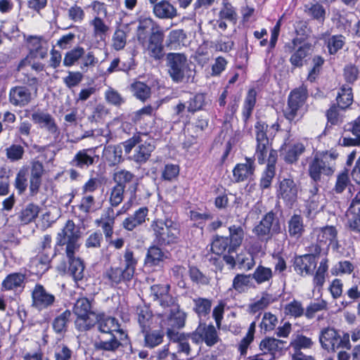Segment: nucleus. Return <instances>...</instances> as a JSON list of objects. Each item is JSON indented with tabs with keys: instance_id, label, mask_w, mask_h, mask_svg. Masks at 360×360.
<instances>
[{
	"instance_id": "obj_24",
	"label": "nucleus",
	"mask_w": 360,
	"mask_h": 360,
	"mask_svg": "<svg viewBox=\"0 0 360 360\" xmlns=\"http://www.w3.org/2000/svg\"><path fill=\"white\" fill-rule=\"evenodd\" d=\"M139 144V145L135 148L134 153L131 158L139 163L145 162L149 158L155 148L153 140L151 139H148L146 141L143 140V142Z\"/></svg>"
},
{
	"instance_id": "obj_17",
	"label": "nucleus",
	"mask_w": 360,
	"mask_h": 360,
	"mask_svg": "<svg viewBox=\"0 0 360 360\" xmlns=\"http://www.w3.org/2000/svg\"><path fill=\"white\" fill-rule=\"evenodd\" d=\"M32 119L41 128L45 129L49 134L56 136L58 134V129L53 117L44 111L38 110L32 113Z\"/></svg>"
},
{
	"instance_id": "obj_1",
	"label": "nucleus",
	"mask_w": 360,
	"mask_h": 360,
	"mask_svg": "<svg viewBox=\"0 0 360 360\" xmlns=\"http://www.w3.org/2000/svg\"><path fill=\"white\" fill-rule=\"evenodd\" d=\"M98 330L102 333L109 334L110 338L109 340L100 339L96 341L94 347L97 350L115 352L121 345L120 340H124L127 338L124 331L120 328L118 321L111 316L104 315H98Z\"/></svg>"
},
{
	"instance_id": "obj_10",
	"label": "nucleus",
	"mask_w": 360,
	"mask_h": 360,
	"mask_svg": "<svg viewBox=\"0 0 360 360\" xmlns=\"http://www.w3.org/2000/svg\"><path fill=\"white\" fill-rule=\"evenodd\" d=\"M131 206V201L126 202L117 214H115L112 208H108L103 211L101 217L96 220V224L101 227L106 240H108L112 236L115 217L126 212Z\"/></svg>"
},
{
	"instance_id": "obj_42",
	"label": "nucleus",
	"mask_w": 360,
	"mask_h": 360,
	"mask_svg": "<svg viewBox=\"0 0 360 360\" xmlns=\"http://www.w3.org/2000/svg\"><path fill=\"white\" fill-rule=\"evenodd\" d=\"M255 328L256 323L254 321L250 323L247 334L240 342L238 351L241 355H245L247 354L248 348L254 340Z\"/></svg>"
},
{
	"instance_id": "obj_12",
	"label": "nucleus",
	"mask_w": 360,
	"mask_h": 360,
	"mask_svg": "<svg viewBox=\"0 0 360 360\" xmlns=\"http://www.w3.org/2000/svg\"><path fill=\"white\" fill-rule=\"evenodd\" d=\"M193 342L198 344L204 342L207 346L212 347L219 340L217 330L213 325H200L191 335Z\"/></svg>"
},
{
	"instance_id": "obj_56",
	"label": "nucleus",
	"mask_w": 360,
	"mask_h": 360,
	"mask_svg": "<svg viewBox=\"0 0 360 360\" xmlns=\"http://www.w3.org/2000/svg\"><path fill=\"white\" fill-rule=\"evenodd\" d=\"M277 323L278 319L274 314L270 312H265L263 315L260 327L265 331H271L276 328Z\"/></svg>"
},
{
	"instance_id": "obj_31",
	"label": "nucleus",
	"mask_w": 360,
	"mask_h": 360,
	"mask_svg": "<svg viewBox=\"0 0 360 360\" xmlns=\"http://www.w3.org/2000/svg\"><path fill=\"white\" fill-rule=\"evenodd\" d=\"M328 270V259L324 257L321 259L316 271V273L313 278V284L314 288H317L319 290L323 287L325 281L327 272Z\"/></svg>"
},
{
	"instance_id": "obj_7",
	"label": "nucleus",
	"mask_w": 360,
	"mask_h": 360,
	"mask_svg": "<svg viewBox=\"0 0 360 360\" xmlns=\"http://www.w3.org/2000/svg\"><path fill=\"white\" fill-rule=\"evenodd\" d=\"M319 341L322 347L328 351H335L340 348L350 349L349 335L345 333L340 336L337 330L332 328H323L319 335Z\"/></svg>"
},
{
	"instance_id": "obj_54",
	"label": "nucleus",
	"mask_w": 360,
	"mask_h": 360,
	"mask_svg": "<svg viewBox=\"0 0 360 360\" xmlns=\"http://www.w3.org/2000/svg\"><path fill=\"white\" fill-rule=\"evenodd\" d=\"M70 311L65 310L54 319L53 323V327L56 333H61L65 330L67 323L70 318Z\"/></svg>"
},
{
	"instance_id": "obj_3",
	"label": "nucleus",
	"mask_w": 360,
	"mask_h": 360,
	"mask_svg": "<svg viewBox=\"0 0 360 360\" xmlns=\"http://www.w3.org/2000/svg\"><path fill=\"white\" fill-rule=\"evenodd\" d=\"M165 310V312L160 314L163 319L160 325L162 328L166 327L167 335L171 340H176L179 339V335L176 330L183 328L185 325L186 314L179 310L175 302Z\"/></svg>"
},
{
	"instance_id": "obj_16",
	"label": "nucleus",
	"mask_w": 360,
	"mask_h": 360,
	"mask_svg": "<svg viewBox=\"0 0 360 360\" xmlns=\"http://www.w3.org/2000/svg\"><path fill=\"white\" fill-rule=\"evenodd\" d=\"M298 193V187L293 180L285 179L279 184L278 196L287 204L292 205L295 202Z\"/></svg>"
},
{
	"instance_id": "obj_47",
	"label": "nucleus",
	"mask_w": 360,
	"mask_h": 360,
	"mask_svg": "<svg viewBox=\"0 0 360 360\" xmlns=\"http://www.w3.org/2000/svg\"><path fill=\"white\" fill-rule=\"evenodd\" d=\"M69 271L75 281L81 280L84 276V266L79 258L69 259Z\"/></svg>"
},
{
	"instance_id": "obj_20",
	"label": "nucleus",
	"mask_w": 360,
	"mask_h": 360,
	"mask_svg": "<svg viewBox=\"0 0 360 360\" xmlns=\"http://www.w3.org/2000/svg\"><path fill=\"white\" fill-rule=\"evenodd\" d=\"M95 150L87 148L79 150L71 161V164L80 169H86L95 162Z\"/></svg>"
},
{
	"instance_id": "obj_41",
	"label": "nucleus",
	"mask_w": 360,
	"mask_h": 360,
	"mask_svg": "<svg viewBox=\"0 0 360 360\" xmlns=\"http://www.w3.org/2000/svg\"><path fill=\"white\" fill-rule=\"evenodd\" d=\"M256 91L253 89H250L245 97L243 109V117L245 120H247L251 115L252 110L256 103Z\"/></svg>"
},
{
	"instance_id": "obj_52",
	"label": "nucleus",
	"mask_w": 360,
	"mask_h": 360,
	"mask_svg": "<svg viewBox=\"0 0 360 360\" xmlns=\"http://www.w3.org/2000/svg\"><path fill=\"white\" fill-rule=\"evenodd\" d=\"M354 266L349 261H340L335 264L331 269L330 272L333 276L342 274H350L354 271Z\"/></svg>"
},
{
	"instance_id": "obj_19",
	"label": "nucleus",
	"mask_w": 360,
	"mask_h": 360,
	"mask_svg": "<svg viewBox=\"0 0 360 360\" xmlns=\"http://www.w3.org/2000/svg\"><path fill=\"white\" fill-rule=\"evenodd\" d=\"M317 261L313 255H304L295 258V270L297 274L304 276L311 274L316 266Z\"/></svg>"
},
{
	"instance_id": "obj_34",
	"label": "nucleus",
	"mask_w": 360,
	"mask_h": 360,
	"mask_svg": "<svg viewBox=\"0 0 360 360\" xmlns=\"http://www.w3.org/2000/svg\"><path fill=\"white\" fill-rule=\"evenodd\" d=\"M149 30H155V22L151 18H140L137 27V38L140 43H143L146 39V34Z\"/></svg>"
},
{
	"instance_id": "obj_46",
	"label": "nucleus",
	"mask_w": 360,
	"mask_h": 360,
	"mask_svg": "<svg viewBox=\"0 0 360 360\" xmlns=\"http://www.w3.org/2000/svg\"><path fill=\"white\" fill-rule=\"evenodd\" d=\"M131 89L134 95L141 101L147 99L150 94V89L141 82H135L131 85Z\"/></svg>"
},
{
	"instance_id": "obj_30",
	"label": "nucleus",
	"mask_w": 360,
	"mask_h": 360,
	"mask_svg": "<svg viewBox=\"0 0 360 360\" xmlns=\"http://www.w3.org/2000/svg\"><path fill=\"white\" fill-rule=\"evenodd\" d=\"M277 156L275 152H271L269 156L267 169L264 172L260 181V186L263 188H266L270 186L274 176V165L276 162Z\"/></svg>"
},
{
	"instance_id": "obj_43",
	"label": "nucleus",
	"mask_w": 360,
	"mask_h": 360,
	"mask_svg": "<svg viewBox=\"0 0 360 360\" xmlns=\"http://www.w3.org/2000/svg\"><path fill=\"white\" fill-rule=\"evenodd\" d=\"M134 179V175L126 169H117L113 174V180L117 186H121L125 188L127 184L132 182Z\"/></svg>"
},
{
	"instance_id": "obj_39",
	"label": "nucleus",
	"mask_w": 360,
	"mask_h": 360,
	"mask_svg": "<svg viewBox=\"0 0 360 360\" xmlns=\"http://www.w3.org/2000/svg\"><path fill=\"white\" fill-rule=\"evenodd\" d=\"M313 342L311 338L302 335H297L290 342V347L294 350L295 353L301 352L302 349L311 348Z\"/></svg>"
},
{
	"instance_id": "obj_50",
	"label": "nucleus",
	"mask_w": 360,
	"mask_h": 360,
	"mask_svg": "<svg viewBox=\"0 0 360 360\" xmlns=\"http://www.w3.org/2000/svg\"><path fill=\"white\" fill-rule=\"evenodd\" d=\"M274 297L268 293L262 295V297L254 303L250 304V312L255 314L260 310L267 307L271 303L274 302Z\"/></svg>"
},
{
	"instance_id": "obj_55",
	"label": "nucleus",
	"mask_w": 360,
	"mask_h": 360,
	"mask_svg": "<svg viewBox=\"0 0 360 360\" xmlns=\"http://www.w3.org/2000/svg\"><path fill=\"white\" fill-rule=\"evenodd\" d=\"M90 25L94 27V34L96 37H99L101 39L103 38L105 33L108 31V27L105 24L103 20L99 18H94L91 22Z\"/></svg>"
},
{
	"instance_id": "obj_13",
	"label": "nucleus",
	"mask_w": 360,
	"mask_h": 360,
	"mask_svg": "<svg viewBox=\"0 0 360 360\" xmlns=\"http://www.w3.org/2000/svg\"><path fill=\"white\" fill-rule=\"evenodd\" d=\"M163 33L161 30L151 32L147 41L146 39L141 43L150 56L155 59H160L163 56Z\"/></svg>"
},
{
	"instance_id": "obj_48",
	"label": "nucleus",
	"mask_w": 360,
	"mask_h": 360,
	"mask_svg": "<svg viewBox=\"0 0 360 360\" xmlns=\"http://www.w3.org/2000/svg\"><path fill=\"white\" fill-rule=\"evenodd\" d=\"M272 276V270L263 266H258L252 274V278L258 284L269 281Z\"/></svg>"
},
{
	"instance_id": "obj_32",
	"label": "nucleus",
	"mask_w": 360,
	"mask_h": 360,
	"mask_svg": "<svg viewBox=\"0 0 360 360\" xmlns=\"http://www.w3.org/2000/svg\"><path fill=\"white\" fill-rule=\"evenodd\" d=\"M103 156L110 165H117L122 161V147L120 145L105 147Z\"/></svg>"
},
{
	"instance_id": "obj_18",
	"label": "nucleus",
	"mask_w": 360,
	"mask_h": 360,
	"mask_svg": "<svg viewBox=\"0 0 360 360\" xmlns=\"http://www.w3.org/2000/svg\"><path fill=\"white\" fill-rule=\"evenodd\" d=\"M136 319L143 332H146L151 327L155 326L156 318L153 315L151 310L146 305H140L136 310Z\"/></svg>"
},
{
	"instance_id": "obj_22",
	"label": "nucleus",
	"mask_w": 360,
	"mask_h": 360,
	"mask_svg": "<svg viewBox=\"0 0 360 360\" xmlns=\"http://www.w3.org/2000/svg\"><path fill=\"white\" fill-rule=\"evenodd\" d=\"M153 12L160 19H173L178 15L176 8L167 0H161L155 4Z\"/></svg>"
},
{
	"instance_id": "obj_58",
	"label": "nucleus",
	"mask_w": 360,
	"mask_h": 360,
	"mask_svg": "<svg viewBox=\"0 0 360 360\" xmlns=\"http://www.w3.org/2000/svg\"><path fill=\"white\" fill-rule=\"evenodd\" d=\"M325 206V198L322 195L314 194L309 200L308 207L309 211L311 212H318L323 210Z\"/></svg>"
},
{
	"instance_id": "obj_14",
	"label": "nucleus",
	"mask_w": 360,
	"mask_h": 360,
	"mask_svg": "<svg viewBox=\"0 0 360 360\" xmlns=\"http://www.w3.org/2000/svg\"><path fill=\"white\" fill-rule=\"evenodd\" d=\"M169 285H154L150 287V296L164 309L175 302V299L169 295Z\"/></svg>"
},
{
	"instance_id": "obj_44",
	"label": "nucleus",
	"mask_w": 360,
	"mask_h": 360,
	"mask_svg": "<svg viewBox=\"0 0 360 360\" xmlns=\"http://www.w3.org/2000/svg\"><path fill=\"white\" fill-rule=\"evenodd\" d=\"M250 275L238 274L233 281L232 287L239 292H245L251 285Z\"/></svg>"
},
{
	"instance_id": "obj_28",
	"label": "nucleus",
	"mask_w": 360,
	"mask_h": 360,
	"mask_svg": "<svg viewBox=\"0 0 360 360\" xmlns=\"http://www.w3.org/2000/svg\"><path fill=\"white\" fill-rule=\"evenodd\" d=\"M122 271H124V281H130L134 274L137 260L134 257V253L130 250H126L122 260Z\"/></svg>"
},
{
	"instance_id": "obj_21",
	"label": "nucleus",
	"mask_w": 360,
	"mask_h": 360,
	"mask_svg": "<svg viewBox=\"0 0 360 360\" xmlns=\"http://www.w3.org/2000/svg\"><path fill=\"white\" fill-rule=\"evenodd\" d=\"M254 161L246 159L245 163L237 164L233 169V176L236 182L250 180L254 174Z\"/></svg>"
},
{
	"instance_id": "obj_27",
	"label": "nucleus",
	"mask_w": 360,
	"mask_h": 360,
	"mask_svg": "<svg viewBox=\"0 0 360 360\" xmlns=\"http://www.w3.org/2000/svg\"><path fill=\"white\" fill-rule=\"evenodd\" d=\"M307 143L306 139H303L290 145L285 150L284 160L290 163L296 162L299 157L304 152Z\"/></svg>"
},
{
	"instance_id": "obj_36",
	"label": "nucleus",
	"mask_w": 360,
	"mask_h": 360,
	"mask_svg": "<svg viewBox=\"0 0 360 360\" xmlns=\"http://www.w3.org/2000/svg\"><path fill=\"white\" fill-rule=\"evenodd\" d=\"M25 276L20 273H13L8 275L2 282V288L10 290L20 287L23 283Z\"/></svg>"
},
{
	"instance_id": "obj_61",
	"label": "nucleus",
	"mask_w": 360,
	"mask_h": 360,
	"mask_svg": "<svg viewBox=\"0 0 360 360\" xmlns=\"http://www.w3.org/2000/svg\"><path fill=\"white\" fill-rule=\"evenodd\" d=\"M79 209L86 213L96 211L98 207L93 195H84L81 200Z\"/></svg>"
},
{
	"instance_id": "obj_29",
	"label": "nucleus",
	"mask_w": 360,
	"mask_h": 360,
	"mask_svg": "<svg viewBox=\"0 0 360 360\" xmlns=\"http://www.w3.org/2000/svg\"><path fill=\"white\" fill-rule=\"evenodd\" d=\"M274 220V214L271 212L266 214L260 223L255 226L254 232L261 238H269L270 237L271 228L273 226Z\"/></svg>"
},
{
	"instance_id": "obj_59",
	"label": "nucleus",
	"mask_w": 360,
	"mask_h": 360,
	"mask_svg": "<svg viewBox=\"0 0 360 360\" xmlns=\"http://www.w3.org/2000/svg\"><path fill=\"white\" fill-rule=\"evenodd\" d=\"M309 48L306 46L300 47L290 57V63L292 65L300 67L308 54Z\"/></svg>"
},
{
	"instance_id": "obj_4",
	"label": "nucleus",
	"mask_w": 360,
	"mask_h": 360,
	"mask_svg": "<svg viewBox=\"0 0 360 360\" xmlns=\"http://www.w3.org/2000/svg\"><path fill=\"white\" fill-rule=\"evenodd\" d=\"M307 96V86L304 84L290 93L288 106L284 110V116L289 122H296L302 117Z\"/></svg>"
},
{
	"instance_id": "obj_25",
	"label": "nucleus",
	"mask_w": 360,
	"mask_h": 360,
	"mask_svg": "<svg viewBox=\"0 0 360 360\" xmlns=\"http://www.w3.org/2000/svg\"><path fill=\"white\" fill-rule=\"evenodd\" d=\"M79 237V231L75 227L74 222L68 220L65 227L58 233L57 244L58 245H64L67 241L78 240Z\"/></svg>"
},
{
	"instance_id": "obj_26",
	"label": "nucleus",
	"mask_w": 360,
	"mask_h": 360,
	"mask_svg": "<svg viewBox=\"0 0 360 360\" xmlns=\"http://www.w3.org/2000/svg\"><path fill=\"white\" fill-rule=\"evenodd\" d=\"M167 258L168 254L167 252H163L158 247L153 246L148 250L145 264L150 267L160 266Z\"/></svg>"
},
{
	"instance_id": "obj_38",
	"label": "nucleus",
	"mask_w": 360,
	"mask_h": 360,
	"mask_svg": "<svg viewBox=\"0 0 360 360\" xmlns=\"http://www.w3.org/2000/svg\"><path fill=\"white\" fill-rule=\"evenodd\" d=\"M39 212V206L33 203H30L21 211L20 219L22 223L28 224L37 218Z\"/></svg>"
},
{
	"instance_id": "obj_51",
	"label": "nucleus",
	"mask_w": 360,
	"mask_h": 360,
	"mask_svg": "<svg viewBox=\"0 0 360 360\" xmlns=\"http://www.w3.org/2000/svg\"><path fill=\"white\" fill-rule=\"evenodd\" d=\"M194 310L200 317L207 316L211 309L212 302L205 298H198L193 300Z\"/></svg>"
},
{
	"instance_id": "obj_57",
	"label": "nucleus",
	"mask_w": 360,
	"mask_h": 360,
	"mask_svg": "<svg viewBox=\"0 0 360 360\" xmlns=\"http://www.w3.org/2000/svg\"><path fill=\"white\" fill-rule=\"evenodd\" d=\"M284 311L287 315L300 317L303 315L304 310L300 302L293 300L285 305Z\"/></svg>"
},
{
	"instance_id": "obj_40",
	"label": "nucleus",
	"mask_w": 360,
	"mask_h": 360,
	"mask_svg": "<svg viewBox=\"0 0 360 360\" xmlns=\"http://www.w3.org/2000/svg\"><path fill=\"white\" fill-rule=\"evenodd\" d=\"M330 54L336 53L345 44V37L341 34L330 36L325 40Z\"/></svg>"
},
{
	"instance_id": "obj_5",
	"label": "nucleus",
	"mask_w": 360,
	"mask_h": 360,
	"mask_svg": "<svg viewBox=\"0 0 360 360\" xmlns=\"http://www.w3.org/2000/svg\"><path fill=\"white\" fill-rule=\"evenodd\" d=\"M73 313L76 316L75 327L79 331L90 330L98 321V314L92 310L89 300L85 297L77 300Z\"/></svg>"
},
{
	"instance_id": "obj_15",
	"label": "nucleus",
	"mask_w": 360,
	"mask_h": 360,
	"mask_svg": "<svg viewBox=\"0 0 360 360\" xmlns=\"http://www.w3.org/2000/svg\"><path fill=\"white\" fill-rule=\"evenodd\" d=\"M317 240L320 245H327L334 250H338L340 245L338 240V231L335 226H326L316 231Z\"/></svg>"
},
{
	"instance_id": "obj_6",
	"label": "nucleus",
	"mask_w": 360,
	"mask_h": 360,
	"mask_svg": "<svg viewBox=\"0 0 360 360\" xmlns=\"http://www.w3.org/2000/svg\"><path fill=\"white\" fill-rule=\"evenodd\" d=\"M151 226L156 239L160 245H165L177 243L179 231L176 224L172 220H155Z\"/></svg>"
},
{
	"instance_id": "obj_62",
	"label": "nucleus",
	"mask_w": 360,
	"mask_h": 360,
	"mask_svg": "<svg viewBox=\"0 0 360 360\" xmlns=\"http://www.w3.org/2000/svg\"><path fill=\"white\" fill-rule=\"evenodd\" d=\"M189 276L192 281L198 285H207L210 283V278L196 267L190 268Z\"/></svg>"
},
{
	"instance_id": "obj_45",
	"label": "nucleus",
	"mask_w": 360,
	"mask_h": 360,
	"mask_svg": "<svg viewBox=\"0 0 360 360\" xmlns=\"http://www.w3.org/2000/svg\"><path fill=\"white\" fill-rule=\"evenodd\" d=\"M337 101L340 108L343 109L349 107L353 101L352 88L348 86H343L338 94Z\"/></svg>"
},
{
	"instance_id": "obj_35",
	"label": "nucleus",
	"mask_w": 360,
	"mask_h": 360,
	"mask_svg": "<svg viewBox=\"0 0 360 360\" xmlns=\"http://www.w3.org/2000/svg\"><path fill=\"white\" fill-rule=\"evenodd\" d=\"M284 341L274 338H266L259 344V349L264 353L274 354L276 352L282 349Z\"/></svg>"
},
{
	"instance_id": "obj_60",
	"label": "nucleus",
	"mask_w": 360,
	"mask_h": 360,
	"mask_svg": "<svg viewBox=\"0 0 360 360\" xmlns=\"http://www.w3.org/2000/svg\"><path fill=\"white\" fill-rule=\"evenodd\" d=\"M127 42V34L121 30L117 29L115 30L112 36V46L115 50H121L124 49Z\"/></svg>"
},
{
	"instance_id": "obj_23",
	"label": "nucleus",
	"mask_w": 360,
	"mask_h": 360,
	"mask_svg": "<svg viewBox=\"0 0 360 360\" xmlns=\"http://www.w3.org/2000/svg\"><path fill=\"white\" fill-rule=\"evenodd\" d=\"M31 93L25 86L12 88L9 93L10 102L15 106H25L31 101Z\"/></svg>"
},
{
	"instance_id": "obj_37",
	"label": "nucleus",
	"mask_w": 360,
	"mask_h": 360,
	"mask_svg": "<svg viewBox=\"0 0 360 360\" xmlns=\"http://www.w3.org/2000/svg\"><path fill=\"white\" fill-rule=\"evenodd\" d=\"M288 233L290 236L298 238L304 231L302 218L300 215H293L288 221Z\"/></svg>"
},
{
	"instance_id": "obj_9",
	"label": "nucleus",
	"mask_w": 360,
	"mask_h": 360,
	"mask_svg": "<svg viewBox=\"0 0 360 360\" xmlns=\"http://www.w3.org/2000/svg\"><path fill=\"white\" fill-rule=\"evenodd\" d=\"M266 128L267 125L263 122H258L255 125L256 140L257 142L255 155L260 164H263L266 161L268 162L271 152H275L277 154L276 150L271 149L269 139L266 135Z\"/></svg>"
},
{
	"instance_id": "obj_49",
	"label": "nucleus",
	"mask_w": 360,
	"mask_h": 360,
	"mask_svg": "<svg viewBox=\"0 0 360 360\" xmlns=\"http://www.w3.org/2000/svg\"><path fill=\"white\" fill-rule=\"evenodd\" d=\"M229 239L228 237H217L212 243L211 250L216 255H221L226 250L229 253Z\"/></svg>"
},
{
	"instance_id": "obj_8",
	"label": "nucleus",
	"mask_w": 360,
	"mask_h": 360,
	"mask_svg": "<svg viewBox=\"0 0 360 360\" xmlns=\"http://www.w3.org/2000/svg\"><path fill=\"white\" fill-rule=\"evenodd\" d=\"M167 59L168 72L172 80L176 82H181L189 71L186 57L182 53H170Z\"/></svg>"
},
{
	"instance_id": "obj_64",
	"label": "nucleus",
	"mask_w": 360,
	"mask_h": 360,
	"mask_svg": "<svg viewBox=\"0 0 360 360\" xmlns=\"http://www.w3.org/2000/svg\"><path fill=\"white\" fill-rule=\"evenodd\" d=\"M6 157L11 161H18L22 158L24 154V148L20 145H11L6 149Z\"/></svg>"
},
{
	"instance_id": "obj_53",
	"label": "nucleus",
	"mask_w": 360,
	"mask_h": 360,
	"mask_svg": "<svg viewBox=\"0 0 360 360\" xmlns=\"http://www.w3.org/2000/svg\"><path fill=\"white\" fill-rule=\"evenodd\" d=\"M84 53V49L82 47H76L66 53L63 65L66 67H70L77 61Z\"/></svg>"
},
{
	"instance_id": "obj_33",
	"label": "nucleus",
	"mask_w": 360,
	"mask_h": 360,
	"mask_svg": "<svg viewBox=\"0 0 360 360\" xmlns=\"http://www.w3.org/2000/svg\"><path fill=\"white\" fill-rule=\"evenodd\" d=\"M229 253H232L241 245L244 232L240 226H231L229 227Z\"/></svg>"
},
{
	"instance_id": "obj_11",
	"label": "nucleus",
	"mask_w": 360,
	"mask_h": 360,
	"mask_svg": "<svg viewBox=\"0 0 360 360\" xmlns=\"http://www.w3.org/2000/svg\"><path fill=\"white\" fill-rule=\"evenodd\" d=\"M32 306L38 311L51 307L55 302V296L41 284H36L31 291Z\"/></svg>"
},
{
	"instance_id": "obj_63",
	"label": "nucleus",
	"mask_w": 360,
	"mask_h": 360,
	"mask_svg": "<svg viewBox=\"0 0 360 360\" xmlns=\"http://www.w3.org/2000/svg\"><path fill=\"white\" fill-rule=\"evenodd\" d=\"M308 15L313 17L319 22H323L325 20L326 10L323 6L319 4H312L306 9Z\"/></svg>"
},
{
	"instance_id": "obj_2",
	"label": "nucleus",
	"mask_w": 360,
	"mask_h": 360,
	"mask_svg": "<svg viewBox=\"0 0 360 360\" xmlns=\"http://www.w3.org/2000/svg\"><path fill=\"white\" fill-rule=\"evenodd\" d=\"M338 154L335 151L316 153L309 165V174L315 181L321 179V174L331 175L335 172V160Z\"/></svg>"
}]
</instances>
